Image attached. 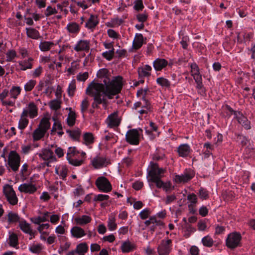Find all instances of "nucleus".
Listing matches in <instances>:
<instances>
[{"label": "nucleus", "instance_id": "nucleus-1", "mask_svg": "<svg viewBox=\"0 0 255 255\" xmlns=\"http://www.w3.org/2000/svg\"><path fill=\"white\" fill-rule=\"evenodd\" d=\"M110 73L106 68H102L97 72V78L103 79L104 84L97 82V104H100L108 97L112 99L113 96L121 92L123 87L122 78L117 77L110 82Z\"/></svg>", "mask_w": 255, "mask_h": 255}, {"label": "nucleus", "instance_id": "nucleus-2", "mask_svg": "<svg viewBox=\"0 0 255 255\" xmlns=\"http://www.w3.org/2000/svg\"><path fill=\"white\" fill-rule=\"evenodd\" d=\"M150 165L151 168L148 173L150 178L149 181L155 183L157 188H163L165 192H168L171 188V184L170 183H165L161 180L164 172V169L159 168L156 163L151 162Z\"/></svg>", "mask_w": 255, "mask_h": 255}, {"label": "nucleus", "instance_id": "nucleus-3", "mask_svg": "<svg viewBox=\"0 0 255 255\" xmlns=\"http://www.w3.org/2000/svg\"><path fill=\"white\" fill-rule=\"evenodd\" d=\"M20 157L15 151H11L8 158V164L14 172H16L20 166Z\"/></svg>", "mask_w": 255, "mask_h": 255}, {"label": "nucleus", "instance_id": "nucleus-4", "mask_svg": "<svg viewBox=\"0 0 255 255\" xmlns=\"http://www.w3.org/2000/svg\"><path fill=\"white\" fill-rule=\"evenodd\" d=\"M3 193L10 204L14 205L17 203V198L11 185H5L3 187Z\"/></svg>", "mask_w": 255, "mask_h": 255}, {"label": "nucleus", "instance_id": "nucleus-5", "mask_svg": "<svg viewBox=\"0 0 255 255\" xmlns=\"http://www.w3.org/2000/svg\"><path fill=\"white\" fill-rule=\"evenodd\" d=\"M78 152L76 150L75 147H70L68 148L66 154V158L69 163L74 166H79L83 163V160H78L76 158Z\"/></svg>", "mask_w": 255, "mask_h": 255}, {"label": "nucleus", "instance_id": "nucleus-6", "mask_svg": "<svg viewBox=\"0 0 255 255\" xmlns=\"http://www.w3.org/2000/svg\"><path fill=\"white\" fill-rule=\"evenodd\" d=\"M97 188L105 193L110 192L112 189V185L107 178L100 176L97 178Z\"/></svg>", "mask_w": 255, "mask_h": 255}, {"label": "nucleus", "instance_id": "nucleus-7", "mask_svg": "<svg viewBox=\"0 0 255 255\" xmlns=\"http://www.w3.org/2000/svg\"><path fill=\"white\" fill-rule=\"evenodd\" d=\"M239 233H233L228 235L226 240L227 246L231 249H235L239 246L241 240Z\"/></svg>", "mask_w": 255, "mask_h": 255}, {"label": "nucleus", "instance_id": "nucleus-8", "mask_svg": "<svg viewBox=\"0 0 255 255\" xmlns=\"http://www.w3.org/2000/svg\"><path fill=\"white\" fill-rule=\"evenodd\" d=\"M140 133L136 129L128 130L126 135L127 142L132 145H138L139 142Z\"/></svg>", "mask_w": 255, "mask_h": 255}, {"label": "nucleus", "instance_id": "nucleus-9", "mask_svg": "<svg viewBox=\"0 0 255 255\" xmlns=\"http://www.w3.org/2000/svg\"><path fill=\"white\" fill-rule=\"evenodd\" d=\"M21 113L30 119H34L38 116V108L33 102H30Z\"/></svg>", "mask_w": 255, "mask_h": 255}, {"label": "nucleus", "instance_id": "nucleus-10", "mask_svg": "<svg viewBox=\"0 0 255 255\" xmlns=\"http://www.w3.org/2000/svg\"><path fill=\"white\" fill-rule=\"evenodd\" d=\"M86 94L90 97H92L94 99V102L92 103V107L93 109L95 108L94 105L96 103V79H94L87 86L86 92ZM91 113L93 114L94 113V109H91L90 110Z\"/></svg>", "mask_w": 255, "mask_h": 255}, {"label": "nucleus", "instance_id": "nucleus-11", "mask_svg": "<svg viewBox=\"0 0 255 255\" xmlns=\"http://www.w3.org/2000/svg\"><path fill=\"white\" fill-rule=\"evenodd\" d=\"M172 241L170 239L162 240L158 247V253L160 255H167L171 251Z\"/></svg>", "mask_w": 255, "mask_h": 255}, {"label": "nucleus", "instance_id": "nucleus-12", "mask_svg": "<svg viewBox=\"0 0 255 255\" xmlns=\"http://www.w3.org/2000/svg\"><path fill=\"white\" fill-rule=\"evenodd\" d=\"M235 119L245 129H249L251 128L250 122L241 112L240 113H235Z\"/></svg>", "mask_w": 255, "mask_h": 255}, {"label": "nucleus", "instance_id": "nucleus-13", "mask_svg": "<svg viewBox=\"0 0 255 255\" xmlns=\"http://www.w3.org/2000/svg\"><path fill=\"white\" fill-rule=\"evenodd\" d=\"M107 121L108 126L111 128L118 127L121 122L118 113L116 112L109 115Z\"/></svg>", "mask_w": 255, "mask_h": 255}, {"label": "nucleus", "instance_id": "nucleus-14", "mask_svg": "<svg viewBox=\"0 0 255 255\" xmlns=\"http://www.w3.org/2000/svg\"><path fill=\"white\" fill-rule=\"evenodd\" d=\"M18 190L21 192L33 194L37 190V188L31 183H24L18 187Z\"/></svg>", "mask_w": 255, "mask_h": 255}, {"label": "nucleus", "instance_id": "nucleus-15", "mask_svg": "<svg viewBox=\"0 0 255 255\" xmlns=\"http://www.w3.org/2000/svg\"><path fill=\"white\" fill-rule=\"evenodd\" d=\"M39 156L44 160H49L50 161H56V158L53 152L50 149H43L41 152L39 154Z\"/></svg>", "mask_w": 255, "mask_h": 255}, {"label": "nucleus", "instance_id": "nucleus-16", "mask_svg": "<svg viewBox=\"0 0 255 255\" xmlns=\"http://www.w3.org/2000/svg\"><path fill=\"white\" fill-rule=\"evenodd\" d=\"M194 176L192 171H188L181 175H176L175 180L178 182H187L190 180Z\"/></svg>", "mask_w": 255, "mask_h": 255}, {"label": "nucleus", "instance_id": "nucleus-17", "mask_svg": "<svg viewBox=\"0 0 255 255\" xmlns=\"http://www.w3.org/2000/svg\"><path fill=\"white\" fill-rule=\"evenodd\" d=\"M111 164L110 158L104 156H97V168H101Z\"/></svg>", "mask_w": 255, "mask_h": 255}, {"label": "nucleus", "instance_id": "nucleus-18", "mask_svg": "<svg viewBox=\"0 0 255 255\" xmlns=\"http://www.w3.org/2000/svg\"><path fill=\"white\" fill-rule=\"evenodd\" d=\"M91 221V218L87 215H82L76 217L74 218L75 224L79 226H84Z\"/></svg>", "mask_w": 255, "mask_h": 255}, {"label": "nucleus", "instance_id": "nucleus-19", "mask_svg": "<svg viewBox=\"0 0 255 255\" xmlns=\"http://www.w3.org/2000/svg\"><path fill=\"white\" fill-rule=\"evenodd\" d=\"M143 36L142 34L136 33L132 43V48L137 50L139 49L143 44Z\"/></svg>", "mask_w": 255, "mask_h": 255}, {"label": "nucleus", "instance_id": "nucleus-20", "mask_svg": "<svg viewBox=\"0 0 255 255\" xmlns=\"http://www.w3.org/2000/svg\"><path fill=\"white\" fill-rule=\"evenodd\" d=\"M168 64L166 60L162 58L156 59L153 63V67L156 71H161L165 68Z\"/></svg>", "mask_w": 255, "mask_h": 255}, {"label": "nucleus", "instance_id": "nucleus-21", "mask_svg": "<svg viewBox=\"0 0 255 255\" xmlns=\"http://www.w3.org/2000/svg\"><path fill=\"white\" fill-rule=\"evenodd\" d=\"M70 232L72 237L76 238H81L86 235L84 230L78 226L73 227Z\"/></svg>", "mask_w": 255, "mask_h": 255}, {"label": "nucleus", "instance_id": "nucleus-22", "mask_svg": "<svg viewBox=\"0 0 255 255\" xmlns=\"http://www.w3.org/2000/svg\"><path fill=\"white\" fill-rule=\"evenodd\" d=\"M179 155L182 157H186L190 152V147L187 144L180 145L178 148Z\"/></svg>", "mask_w": 255, "mask_h": 255}, {"label": "nucleus", "instance_id": "nucleus-23", "mask_svg": "<svg viewBox=\"0 0 255 255\" xmlns=\"http://www.w3.org/2000/svg\"><path fill=\"white\" fill-rule=\"evenodd\" d=\"M85 27L91 31L94 30L96 27V16L94 15H90L85 23Z\"/></svg>", "mask_w": 255, "mask_h": 255}, {"label": "nucleus", "instance_id": "nucleus-24", "mask_svg": "<svg viewBox=\"0 0 255 255\" xmlns=\"http://www.w3.org/2000/svg\"><path fill=\"white\" fill-rule=\"evenodd\" d=\"M50 127V123L49 122V119L46 118H44L41 119L38 128H40L42 131L46 133L47 130Z\"/></svg>", "mask_w": 255, "mask_h": 255}, {"label": "nucleus", "instance_id": "nucleus-25", "mask_svg": "<svg viewBox=\"0 0 255 255\" xmlns=\"http://www.w3.org/2000/svg\"><path fill=\"white\" fill-rule=\"evenodd\" d=\"M24 114H21L20 118L18 122V128L20 130H23L27 126L29 123V120Z\"/></svg>", "mask_w": 255, "mask_h": 255}, {"label": "nucleus", "instance_id": "nucleus-26", "mask_svg": "<svg viewBox=\"0 0 255 255\" xmlns=\"http://www.w3.org/2000/svg\"><path fill=\"white\" fill-rule=\"evenodd\" d=\"M151 69L152 68L151 66L148 65H145L144 67L138 68V74L139 76L141 77L149 76L150 75V71Z\"/></svg>", "mask_w": 255, "mask_h": 255}, {"label": "nucleus", "instance_id": "nucleus-27", "mask_svg": "<svg viewBox=\"0 0 255 255\" xmlns=\"http://www.w3.org/2000/svg\"><path fill=\"white\" fill-rule=\"evenodd\" d=\"M68 169L65 165H62L55 168V173L59 175L60 178L63 180L66 179L67 175Z\"/></svg>", "mask_w": 255, "mask_h": 255}, {"label": "nucleus", "instance_id": "nucleus-28", "mask_svg": "<svg viewBox=\"0 0 255 255\" xmlns=\"http://www.w3.org/2000/svg\"><path fill=\"white\" fill-rule=\"evenodd\" d=\"M19 226L20 229L25 233L31 234L32 231L30 227V225L27 223L25 220L21 219L19 222Z\"/></svg>", "mask_w": 255, "mask_h": 255}, {"label": "nucleus", "instance_id": "nucleus-29", "mask_svg": "<svg viewBox=\"0 0 255 255\" xmlns=\"http://www.w3.org/2000/svg\"><path fill=\"white\" fill-rule=\"evenodd\" d=\"M33 59L31 58H28L27 60H24L22 61L19 62V66H20V69L21 70H26L28 69L32 68V61Z\"/></svg>", "mask_w": 255, "mask_h": 255}, {"label": "nucleus", "instance_id": "nucleus-30", "mask_svg": "<svg viewBox=\"0 0 255 255\" xmlns=\"http://www.w3.org/2000/svg\"><path fill=\"white\" fill-rule=\"evenodd\" d=\"M21 89L19 86H12L10 89L9 94L11 98L16 100L20 94Z\"/></svg>", "mask_w": 255, "mask_h": 255}, {"label": "nucleus", "instance_id": "nucleus-31", "mask_svg": "<svg viewBox=\"0 0 255 255\" xmlns=\"http://www.w3.org/2000/svg\"><path fill=\"white\" fill-rule=\"evenodd\" d=\"M26 34L28 37L32 39H38L40 37L39 32L32 28H26Z\"/></svg>", "mask_w": 255, "mask_h": 255}, {"label": "nucleus", "instance_id": "nucleus-32", "mask_svg": "<svg viewBox=\"0 0 255 255\" xmlns=\"http://www.w3.org/2000/svg\"><path fill=\"white\" fill-rule=\"evenodd\" d=\"M54 45V43L51 41H43L39 44V48L42 51H47Z\"/></svg>", "mask_w": 255, "mask_h": 255}, {"label": "nucleus", "instance_id": "nucleus-33", "mask_svg": "<svg viewBox=\"0 0 255 255\" xmlns=\"http://www.w3.org/2000/svg\"><path fill=\"white\" fill-rule=\"evenodd\" d=\"M7 216L8 222L10 224L19 222L21 220L18 214L12 212H9Z\"/></svg>", "mask_w": 255, "mask_h": 255}, {"label": "nucleus", "instance_id": "nucleus-34", "mask_svg": "<svg viewBox=\"0 0 255 255\" xmlns=\"http://www.w3.org/2000/svg\"><path fill=\"white\" fill-rule=\"evenodd\" d=\"M76 120V114L70 108V112L67 118V123L68 126L72 127L74 125Z\"/></svg>", "mask_w": 255, "mask_h": 255}, {"label": "nucleus", "instance_id": "nucleus-35", "mask_svg": "<svg viewBox=\"0 0 255 255\" xmlns=\"http://www.w3.org/2000/svg\"><path fill=\"white\" fill-rule=\"evenodd\" d=\"M88 48V43L86 41H80L74 48L76 51H80L86 50Z\"/></svg>", "mask_w": 255, "mask_h": 255}, {"label": "nucleus", "instance_id": "nucleus-36", "mask_svg": "<svg viewBox=\"0 0 255 255\" xmlns=\"http://www.w3.org/2000/svg\"><path fill=\"white\" fill-rule=\"evenodd\" d=\"M45 133L42 131L38 128L34 130L32 133L33 139L34 141H37L42 138L45 135Z\"/></svg>", "mask_w": 255, "mask_h": 255}, {"label": "nucleus", "instance_id": "nucleus-37", "mask_svg": "<svg viewBox=\"0 0 255 255\" xmlns=\"http://www.w3.org/2000/svg\"><path fill=\"white\" fill-rule=\"evenodd\" d=\"M88 250V246L86 243H81L79 244L76 248V252L79 254L84 255Z\"/></svg>", "mask_w": 255, "mask_h": 255}, {"label": "nucleus", "instance_id": "nucleus-38", "mask_svg": "<svg viewBox=\"0 0 255 255\" xmlns=\"http://www.w3.org/2000/svg\"><path fill=\"white\" fill-rule=\"evenodd\" d=\"M73 2L77 4V5L80 7L84 8V9H86L88 7L91 5L92 3H94L96 0H87L86 2H80L76 1L75 0H72Z\"/></svg>", "mask_w": 255, "mask_h": 255}, {"label": "nucleus", "instance_id": "nucleus-39", "mask_svg": "<svg viewBox=\"0 0 255 255\" xmlns=\"http://www.w3.org/2000/svg\"><path fill=\"white\" fill-rule=\"evenodd\" d=\"M67 132L68 133L69 136L74 139H78L81 134V131L78 128L73 130H67Z\"/></svg>", "mask_w": 255, "mask_h": 255}, {"label": "nucleus", "instance_id": "nucleus-40", "mask_svg": "<svg viewBox=\"0 0 255 255\" xmlns=\"http://www.w3.org/2000/svg\"><path fill=\"white\" fill-rule=\"evenodd\" d=\"M156 82L160 86L165 88H168L170 85V82L167 79L163 77L158 78L156 79Z\"/></svg>", "mask_w": 255, "mask_h": 255}, {"label": "nucleus", "instance_id": "nucleus-41", "mask_svg": "<svg viewBox=\"0 0 255 255\" xmlns=\"http://www.w3.org/2000/svg\"><path fill=\"white\" fill-rule=\"evenodd\" d=\"M67 28L71 33H77L79 31V25L75 22L68 24L67 26Z\"/></svg>", "mask_w": 255, "mask_h": 255}, {"label": "nucleus", "instance_id": "nucleus-42", "mask_svg": "<svg viewBox=\"0 0 255 255\" xmlns=\"http://www.w3.org/2000/svg\"><path fill=\"white\" fill-rule=\"evenodd\" d=\"M36 84V81L34 80H30L28 81L24 86V90L26 92L31 91L35 87Z\"/></svg>", "mask_w": 255, "mask_h": 255}, {"label": "nucleus", "instance_id": "nucleus-43", "mask_svg": "<svg viewBox=\"0 0 255 255\" xmlns=\"http://www.w3.org/2000/svg\"><path fill=\"white\" fill-rule=\"evenodd\" d=\"M9 244L10 246L15 247L18 244V238L17 235L12 233L9 236Z\"/></svg>", "mask_w": 255, "mask_h": 255}, {"label": "nucleus", "instance_id": "nucleus-44", "mask_svg": "<svg viewBox=\"0 0 255 255\" xmlns=\"http://www.w3.org/2000/svg\"><path fill=\"white\" fill-rule=\"evenodd\" d=\"M84 140L85 143L88 145L94 142V137L93 135L90 132H86L84 134Z\"/></svg>", "mask_w": 255, "mask_h": 255}, {"label": "nucleus", "instance_id": "nucleus-45", "mask_svg": "<svg viewBox=\"0 0 255 255\" xmlns=\"http://www.w3.org/2000/svg\"><path fill=\"white\" fill-rule=\"evenodd\" d=\"M79 64L77 62L74 61L71 64V67L67 70L69 74H74L77 70L79 68Z\"/></svg>", "mask_w": 255, "mask_h": 255}, {"label": "nucleus", "instance_id": "nucleus-46", "mask_svg": "<svg viewBox=\"0 0 255 255\" xmlns=\"http://www.w3.org/2000/svg\"><path fill=\"white\" fill-rule=\"evenodd\" d=\"M76 90V81L75 80H72L69 85L68 88V93L69 96L72 97L74 94Z\"/></svg>", "mask_w": 255, "mask_h": 255}, {"label": "nucleus", "instance_id": "nucleus-47", "mask_svg": "<svg viewBox=\"0 0 255 255\" xmlns=\"http://www.w3.org/2000/svg\"><path fill=\"white\" fill-rule=\"evenodd\" d=\"M202 242L204 246L207 247H211L213 244V239L208 236L204 237L202 240Z\"/></svg>", "mask_w": 255, "mask_h": 255}, {"label": "nucleus", "instance_id": "nucleus-48", "mask_svg": "<svg viewBox=\"0 0 255 255\" xmlns=\"http://www.w3.org/2000/svg\"><path fill=\"white\" fill-rule=\"evenodd\" d=\"M144 8L142 0H136L134 2L133 8L135 10L142 11Z\"/></svg>", "mask_w": 255, "mask_h": 255}, {"label": "nucleus", "instance_id": "nucleus-49", "mask_svg": "<svg viewBox=\"0 0 255 255\" xmlns=\"http://www.w3.org/2000/svg\"><path fill=\"white\" fill-rule=\"evenodd\" d=\"M61 102L58 100H53L49 103L50 108L53 110H57L60 108Z\"/></svg>", "mask_w": 255, "mask_h": 255}, {"label": "nucleus", "instance_id": "nucleus-50", "mask_svg": "<svg viewBox=\"0 0 255 255\" xmlns=\"http://www.w3.org/2000/svg\"><path fill=\"white\" fill-rule=\"evenodd\" d=\"M132 245L129 242H126L122 245V250L123 253H128L132 250Z\"/></svg>", "mask_w": 255, "mask_h": 255}, {"label": "nucleus", "instance_id": "nucleus-51", "mask_svg": "<svg viewBox=\"0 0 255 255\" xmlns=\"http://www.w3.org/2000/svg\"><path fill=\"white\" fill-rule=\"evenodd\" d=\"M115 218L111 216L109 220L108 226L110 231H114L117 228V224L115 223Z\"/></svg>", "mask_w": 255, "mask_h": 255}, {"label": "nucleus", "instance_id": "nucleus-52", "mask_svg": "<svg viewBox=\"0 0 255 255\" xmlns=\"http://www.w3.org/2000/svg\"><path fill=\"white\" fill-rule=\"evenodd\" d=\"M114 54V48L113 47L111 50L103 52L102 55L107 60L110 61L113 58Z\"/></svg>", "mask_w": 255, "mask_h": 255}, {"label": "nucleus", "instance_id": "nucleus-53", "mask_svg": "<svg viewBox=\"0 0 255 255\" xmlns=\"http://www.w3.org/2000/svg\"><path fill=\"white\" fill-rule=\"evenodd\" d=\"M124 22L123 20L119 18H116L112 19L111 23L109 24V26L115 27L120 25Z\"/></svg>", "mask_w": 255, "mask_h": 255}, {"label": "nucleus", "instance_id": "nucleus-54", "mask_svg": "<svg viewBox=\"0 0 255 255\" xmlns=\"http://www.w3.org/2000/svg\"><path fill=\"white\" fill-rule=\"evenodd\" d=\"M89 103L88 98H85L82 102L81 105V110L82 113H84L87 110V109L89 107Z\"/></svg>", "mask_w": 255, "mask_h": 255}, {"label": "nucleus", "instance_id": "nucleus-55", "mask_svg": "<svg viewBox=\"0 0 255 255\" xmlns=\"http://www.w3.org/2000/svg\"><path fill=\"white\" fill-rule=\"evenodd\" d=\"M147 13L145 11L142 13L137 14L136 15V17L138 21L141 23H143L147 20Z\"/></svg>", "mask_w": 255, "mask_h": 255}, {"label": "nucleus", "instance_id": "nucleus-56", "mask_svg": "<svg viewBox=\"0 0 255 255\" xmlns=\"http://www.w3.org/2000/svg\"><path fill=\"white\" fill-rule=\"evenodd\" d=\"M31 220L33 223L38 225L40 224L41 222L48 221L47 218H46L45 216L35 217L32 218Z\"/></svg>", "mask_w": 255, "mask_h": 255}, {"label": "nucleus", "instance_id": "nucleus-57", "mask_svg": "<svg viewBox=\"0 0 255 255\" xmlns=\"http://www.w3.org/2000/svg\"><path fill=\"white\" fill-rule=\"evenodd\" d=\"M89 74L87 72L80 73L77 75V79L79 81L84 82L88 78Z\"/></svg>", "mask_w": 255, "mask_h": 255}, {"label": "nucleus", "instance_id": "nucleus-58", "mask_svg": "<svg viewBox=\"0 0 255 255\" xmlns=\"http://www.w3.org/2000/svg\"><path fill=\"white\" fill-rule=\"evenodd\" d=\"M187 199L191 202V204L189 205V207L197 203V196L194 193L189 194L187 196Z\"/></svg>", "mask_w": 255, "mask_h": 255}, {"label": "nucleus", "instance_id": "nucleus-59", "mask_svg": "<svg viewBox=\"0 0 255 255\" xmlns=\"http://www.w3.org/2000/svg\"><path fill=\"white\" fill-rule=\"evenodd\" d=\"M108 36L114 39H118L120 38V35L116 32L114 30L110 29L107 31Z\"/></svg>", "mask_w": 255, "mask_h": 255}, {"label": "nucleus", "instance_id": "nucleus-60", "mask_svg": "<svg viewBox=\"0 0 255 255\" xmlns=\"http://www.w3.org/2000/svg\"><path fill=\"white\" fill-rule=\"evenodd\" d=\"M199 193L200 197L203 199H207L209 197L207 191L202 188L200 189Z\"/></svg>", "mask_w": 255, "mask_h": 255}, {"label": "nucleus", "instance_id": "nucleus-61", "mask_svg": "<svg viewBox=\"0 0 255 255\" xmlns=\"http://www.w3.org/2000/svg\"><path fill=\"white\" fill-rule=\"evenodd\" d=\"M6 61H11L15 58L16 56V53L13 50H10L7 52L6 54Z\"/></svg>", "mask_w": 255, "mask_h": 255}, {"label": "nucleus", "instance_id": "nucleus-62", "mask_svg": "<svg viewBox=\"0 0 255 255\" xmlns=\"http://www.w3.org/2000/svg\"><path fill=\"white\" fill-rule=\"evenodd\" d=\"M41 249L42 248L40 245H33L29 248V250L33 253H38Z\"/></svg>", "mask_w": 255, "mask_h": 255}, {"label": "nucleus", "instance_id": "nucleus-63", "mask_svg": "<svg viewBox=\"0 0 255 255\" xmlns=\"http://www.w3.org/2000/svg\"><path fill=\"white\" fill-rule=\"evenodd\" d=\"M190 67L191 69V72L192 73V75L199 73V67L196 63H192L190 65Z\"/></svg>", "mask_w": 255, "mask_h": 255}, {"label": "nucleus", "instance_id": "nucleus-64", "mask_svg": "<svg viewBox=\"0 0 255 255\" xmlns=\"http://www.w3.org/2000/svg\"><path fill=\"white\" fill-rule=\"evenodd\" d=\"M110 197L108 195L98 194L97 195V201H108Z\"/></svg>", "mask_w": 255, "mask_h": 255}]
</instances>
